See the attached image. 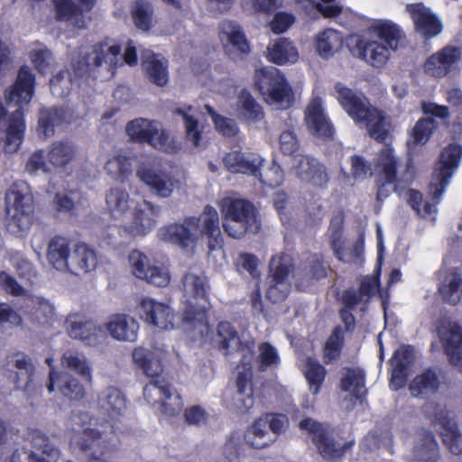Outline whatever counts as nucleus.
I'll return each mask as SVG.
<instances>
[{
	"label": "nucleus",
	"mask_w": 462,
	"mask_h": 462,
	"mask_svg": "<svg viewBox=\"0 0 462 462\" xmlns=\"http://www.w3.org/2000/svg\"><path fill=\"white\" fill-rule=\"evenodd\" d=\"M254 84L267 104L278 109H287L292 106V89L278 69L268 67L257 69L254 73Z\"/></svg>",
	"instance_id": "nucleus-9"
},
{
	"label": "nucleus",
	"mask_w": 462,
	"mask_h": 462,
	"mask_svg": "<svg viewBox=\"0 0 462 462\" xmlns=\"http://www.w3.org/2000/svg\"><path fill=\"white\" fill-rule=\"evenodd\" d=\"M406 9L411 16L416 31L423 36L431 38L440 33V22L423 4H410L406 5Z\"/></svg>",
	"instance_id": "nucleus-26"
},
{
	"label": "nucleus",
	"mask_w": 462,
	"mask_h": 462,
	"mask_svg": "<svg viewBox=\"0 0 462 462\" xmlns=\"http://www.w3.org/2000/svg\"><path fill=\"white\" fill-rule=\"evenodd\" d=\"M306 123L310 131L316 135L330 137L333 134V126L327 118L322 108V101L319 97H314L306 110Z\"/></svg>",
	"instance_id": "nucleus-32"
},
{
	"label": "nucleus",
	"mask_w": 462,
	"mask_h": 462,
	"mask_svg": "<svg viewBox=\"0 0 462 462\" xmlns=\"http://www.w3.org/2000/svg\"><path fill=\"white\" fill-rule=\"evenodd\" d=\"M263 185L275 188L282 184L284 180V173L281 166L275 162H273L271 166L263 170V171L257 172L255 176Z\"/></svg>",
	"instance_id": "nucleus-61"
},
{
	"label": "nucleus",
	"mask_w": 462,
	"mask_h": 462,
	"mask_svg": "<svg viewBox=\"0 0 462 462\" xmlns=\"http://www.w3.org/2000/svg\"><path fill=\"white\" fill-rule=\"evenodd\" d=\"M437 332L448 362L462 367V327L455 321H445L438 327Z\"/></svg>",
	"instance_id": "nucleus-17"
},
{
	"label": "nucleus",
	"mask_w": 462,
	"mask_h": 462,
	"mask_svg": "<svg viewBox=\"0 0 462 462\" xmlns=\"http://www.w3.org/2000/svg\"><path fill=\"white\" fill-rule=\"evenodd\" d=\"M237 392L235 405L240 413H247L254 405L252 372H239L236 377Z\"/></svg>",
	"instance_id": "nucleus-36"
},
{
	"label": "nucleus",
	"mask_w": 462,
	"mask_h": 462,
	"mask_svg": "<svg viewBox=\"0 0 462 462\" xmlns=\"http://www.w3.org/2000/svg\"><path fill=\"white\" fill-rule=\"evenodd\" d=\"M358 125L365 126L372 138L383 143L388 137L392 125L388 116L373 107Z\"/></svg>",
	"instance_id": "nucleus-34"
},
{
	"label": "nucleus",
	"mask_w": 462,
	"mask_h": 462,
	"mask_svg": "<svg viewBox=\"0 0 462 462\" xmlns=\"http://www.w3.org/2000/svg\"><path fill=\"white\" fill-rule=\"evenodd\" d=\"M142 60L150 80L158 86H164L168 82L167 60L150 50L143 51Z\"/></svg>",
	"instance_id": "nucleus-33"
},
{
	"label": "nucleus",
	"mask_w": 462,
	"mask_h": 462,
	"mask_svg": "<svg viewBox=\"0 0 462 462\" xmlns=\"http://www.w3.org/2000/svg\"><path fill=\"white\" fill-rule=\"evenodd\" d=\"M341 37L333 29L323 31L317 39V51L323 58H328L341 46Z\"/></svg>",
	"instance_id": "nucleus-55"
},
{
	"label": "nucleus",
	"mask_w": 462,
	"mask_h": 462,
	"mask_svg": "<svg viewBox=\"0 0 462 462\" xmlns=\"http://www.w3.org/2000/svg\"><path fill=\"white\" fill-rule=\"evenodd\" d=\"M52 1L55 6L57 20L60 22H70L71 24L78 29L85 28L86 21L83 13L90 11L96 4V0H78L81 5L79 8L72 0Z\"/></svg>",
	"instance_id": "nucleus-25"
},
{
	"label": "nucleus",
	"mask_w": 462,
	"mask_h": 462,
	"mask_svg": "<svg viewBox=\"0 0 462 462\" xmlns=\"http://www.w3.org/2000/svg\"><path fill=\"white\" fill-rule=\"evenodd\" d=\"M413 453L417 462H438L439 453L434 435L430 431L425 432L415 445Z\"/></svg>",
	"instance_id": "nucleus-49"
},
{
	"label": "nucleus",
	"mask_w": 462,
	"mask_h": 462,
	"mask_svg": "<svg viewBox=\"0 0 462 462\" xmlns=\"http://www.w3.org/2000/svg\"><path fill=\"white\" fill-rule=\"evenodd\" d=\"M9 364L16 369L14 383L17 385L20 383H23L24 388L29 386V383L32 382L34 374V366L32 360L23 353H16L9 360Z\"/></svg>",
	"instance_id": "nucleus-50"
},
{
	"label": "nucleus",
	"mask_w": 462,
	"mask_h": 462,
	"mask_svg": "<svg viewBox=\"0 0 462 462\" xmlns=\"http://www.w3.org/2000/svg\"><path fill=\"white\" fill-rule=\"evenodd\" d=\"M220 210L224 229L229 236L240 238L247 232H258L255 208L249 201L227 197L220 201Z\"/></svg>",
	"instance_id": "nucleus-8"
},
{
	"label": "nucleus",
	"mask_w": 462,
	"mask_h": 462,
	"mask_svg": "<svg viewBox=\"0 0 462 462\" xmlns=\"http://www.w3.org/2000/svg\"><path fill=\"white\" fill-rule=\"evenodd\" d=\"M129 41L124 55L122 49L113 40H105L94 45L82 47L79 51V60L73 62L75 72L82 76L86 73L106 71L111 76L117 66L126 63L130 66L137 63L135 47Z\"/></svg>",
	"instance_id": "nucleus-3"
},
{
	"label": "nucleus",
	"mask_w": 462,
	"mask_h": 462,
	"mask_svg": "<svg viewBox=\"0 0 462 462\" xmlns=\"http://www.w3.org/2000/svg\"><path fill=\"white\" fill-rule=\"evenodd\" d=\"M106 206L113 217L119 218L134 206V201L125 189L113 187L106 194Z\"/></svg>",
	"instance_id": "nucleus-38"
},
{
	"label": "nucleus",
	"mask_w": 462,
	"mask_h": 462,
	"mask_svg": "<svg viewBox=\"0 0 462 462\" xmlns=\"http://www.w3.org/2000/svg\"><path fill=\"white\" fill-rule=\"evenodd\" d=\"M223 162L231 172L256 176L263 159L257 153L241 152L236 150L226 153Z\"/></svg>",
	"instance_id": "nucleus-28"
},
{
	"label": "nucleus",
	"mask_w": 462,
	"mask_h": 462,
	"mask_svg": "<svg viewBox=\"0 0 462 462\" xmlns=\"http://www.w3.org/2000/svg\"><path fill=\"white\" fill-rule=\"evenodd\" d=\"M294 270L293 259L290 254H282L273 255L269 263V277L273 284L271 288L278 284H283Z\"/></svg>",
	"instance_id": "nucleus-43"
},
{
	"label": "nucleus",
	"mask_w": 462,
	"mask_h": 462,
	"mask_svg": "<svg viewBox=\"0 0 462 462\" xmlns=\"http://www.w3.org/2000/svg\"><path fill=\"white\" fill-rule=\"evenodd\" d=\"M414 361V347L411 345H404L396 349L390 359L392 365L390 388L398 391L406 385L408 371Z\"/></svg>",
	"instance_id": "nucleus-21"
},
{
	"label": "nucleus",
	"mask_w": 462,
	"mask_h": 462,
	"mask_svg": "<svg viewBox=\"0 0 462 462\" xmlns=\"http://www.w3.org/2000/svg\"><path fill=\"white\" fill-rule=\"evenodd\" d=\"M340 387L344 392H351L355 399L363 402L367 395L365 371L356 367L345 368V373L340 380Z\"/></svg>",
	"instance_id": "nucleus-39"
},
{
	"label": "nucleus",
	"mask_w": 462,
	"mask_h": 462,
	"mask_svg": "<svg viewBox=\"0 0 462 462\" xmlns=\"http://www.w3.org/2000/svg\"><path fill=\"white\" fill-rule=\"evenodd\" d=\"M136 176L152 193L161 198L171 197L178 184L171 172L162 169L155 161L139 167Z\"/></svg>",
	"instance_id": "nucleus-13"
},
{
	"label": "nucleus",
	"mask_w": 462,
	"mask_h": 462,
	"mask_svg": "<svg viewBox=\"0 0 462 462\" xmlns=\"http://www.w3.org/2000/svg\"><path fill=\"white\" fill-rule=\"evenodd\" d=\"M72 85L71 75L68 70H60L50 81L52 95L62 97L69 95Z\"/></svg>",
	"instance_id": "nucleus-62"
},
{
	"label": "nucleus",
	"mask_w": 462,
	"mask_h": 462,
	"mask_svg": "<svg viewBox=\"0 0 462 462\" xmlns=\"http://www.w3.org/2000/svg\"><path fill=\"white\" fill-rule=\"evenodd\" d=\"M75 156V147L68 141L51 143L49 147L48 162L55 167H62L69 163Z\"/></svg>",
	"instance_id": "nucleus-51"
},
{
	"label": "nucleus",
	"mask_w": 462,
	"mask_h": 462,
	"mask_svg": "<svg viewBox=\"0 0 462 462\" xmlns=\"http://www.w3.org/2000/svg\"><path fill=\"white\" fill-rule=\"evenodd\" d=\"M247 443L254 448H263L274 441L268 431L266 421L263 419L256 420L247 433Z\"/></svg>",
	"instance_id": "nucleus-54"
},
{
	"label": "nucleus",
	"mask_w": 462,
	"mask_h": 462,
	"mask_svg": "<svg viewBox=\"0 0 462 462\" xmlns=\"http://www.w3.org/2000/svg\"><path fill=\"white\" fill-rule=\"evenodd\" d=\"M267 51L269 60L277 65L294 63L299 58L297 48L287 38H279L271 42Z\"/></svg>",
	"instance_id": "nucleus-40"
},
{
	"label": "nucleus",
	"mask_w": 462,
	"mask_h": 462,
	"mask_svg": "<svg viewBox=\"0 0 462 462\" xmlns=\"http://www.w3.org/2000/svg\"><path fill=\"white\" fill-rule=\"evenodd\" d=\"M295 172L301 181L317 188L327 187L329 180L326 167L310 156H300L298 159Z\"/></svg>",
	"instance_id": "nucleus-23"
},
{
	"label": "nucleus",
	"mask_w": 462,
	"mask_h": 462,
	"mask_svg": "<svg viewBox=\"0 0 462 462\" xmlns=\"http://www.w3.org/2000/svg\"><path fill=\"white\" fill-rule=\"evenodd\" d=\"M388 292L389 291H342L340 295L337 291V297H340L342 308L353 311L359 308L361 311H365L371 297L379 293L383 298Z\"/></svg>",
	"instance_id": "nucleus-45"
},
{
	"label": "nucleus",
	"mask_w": 462,
	"mask_h": 462,
	"mask_svg": "<svg viewBox=\"0 0 462 462\" xmlns=\"http://www.w3.org/2000/svg\"><path fill=\"white\" fill-rule=\"evenodd\" d=\"M66 324L68 335L88 346L97 345L104 336L102 326H96L93 320L79 313L69 314Z\"/></svg>",
	"instance_id": "nucleus-20"
},
{
	"label": "nucleus",
	"mask_w": 462,
	"mask_h": 462,
	"mask_svg": "<svg viewBox=\"0 0 462 462\" xmlns=\"http://www.w3.org/2000/svg\"><path fill=\"white\" fill-rule=\"evenodd\" d=\"M34 75L28 67L23 66L18 72L16 82L6 94L8 106L14 103L16 106L7 118L8 125L5 142V150L7 152L17 151L23 142L25 124L22 105L31 101L34 93Z\"/></svg>",
	"instance_id": "nucleus-6"
},
{
	"label": "nucleus",
	"mask_w": 462,
	"mask_h": 462,
	"mask_svg": "<svg viewBox=\"0 0 462 462\" xmlns=\"http://www.w3.org/2000/svg\"><path fill=\"white\" fill-rule=\"evenodd\" d=\"M343 224L344 217L342 214L334 216L330 220L328 235L335 257L339 261H349L350 256L344 254Z\"/></svg>",
	"instance_id": "nucleus-46"
},
{
	"label": "nucleus",
	"mask_w": 462,
	"mask_h": 462,
	"mask_svg": "<svg viewBox=\"0 0 462 462\" xmlns=\"http://www.w3.org/2000/svg\"><path fill=\"white\" fill-rule=\"evenodd\" d=\"M193 110L191 106L188 109L177 108L174 114L182 117L186 129V138L195 147L199 145L200 132L199 131V121L190 113Z\"/></svg>",
	"instance_id": "nucleus-57"
},
{
	"label": "nucleus",
	"mask_w": 462,
	"mask_h": 462,
	"mask_svg": "<svg viewBox=\"0 0 462 462\" xmlns=\"http://www.w3.org/2000/svg\"><path fill=\"white\" fill-rule=\"evenodd\" d=\"M405 34L401 27L389 20L376 22L369 32V38L361 39L356 45L357 56L375 68L383 67L396 51Z\"/></svg>",
	"instance_id": "nucleus-5"
},
{
	"label": "nucleus",
	"mask_w": 462,
	"mask_h": 462,
	"mask_svg": "<svg viewBox=\"0 0 462 462\" xmlns=\"http://www.w3.org/2000/svg\"><path fill=\"white\" fill-rule=\"evenodd\" d=\"M55 387L60 394L69 401H81L86 394L83 384L73 375L66 372H56L53 369L49 374L48 391L52 393Z\"/></svg>",
	"instance_id": "nucleus-22"
},
{
	"label": "nucleus",
	"mask_w": 462,
	"mask_h": 462,
	"mask_svg": "<svg viewBox=\"0 0 462 462\" xmlns=\"http://www.w3.org/2000/svg\"><path fill=\"white\" fill-rule=\"evenodd\" d=\"M299 428L306 431L323 459L328 462H339L347 449L354 446V441L339 444L330 434L328 427L311 418H305L299 423Z\"/></svg>",
	"instance_id": "nucleus-10"
},
{
	"label": "nucleus",
	"mask_w": 462,
	"mask_h": 462,
	"mask_svg": "<svg viewBox=\"0 0 462 462\" xmlns=\"http://www.w3.org/2000/svg\"><path fill=\"white\" fill-rule=\"evenodd\" d=\"M218 30L219 39L226 52H250L249 42L240 24L231 20H224L219 23Z\"/></svg>",
	"instance_id": "nucleus-24"
},
{
	"label": "nucleus",
	"mask_w": 462,
	"mask_h": 462,
	"mask_svg": "<svg viewBox=\"0 0 462 462\" xmlns=\"http://www.w3.org/2000/svg\"><path fill=\"white\" fill-rule=\"evenodd\" d=\"M139 315L144 322L161 330L174 328L175 313L165 303L143 299L140 303Z\"/></svg>",
	"instance_id": "nucleus-19"
},
{
	"label": "nucleus",
	"mask_w": 462,
	"mask_h": 462,
	"mask_svg": "<svg viewBox=\"0 0 462 462\" xmlns=\"http://www.w3.org/2000/svg\"><path fill=\"white\" fill-rule=\"evenodd\" d=\"M133 360L151 378L143 387L144 399L169 417L179 414L183 408L181 396L173 390L169 381L162 375L163 365L153 352L139 346L133 351Z\"/></svg>",
	"instance_id": "nucleus-2"
},
{
	"label": "nucleus",
	"mask_w": 462,
	"mask_h": 462,
	"mask_svg": "<svg viewBox=\"0 0 462 462\" xmlns=\"http://www.w3.org/2000/svg\"><path fill=\"white\" fill-rule=\"evenodd\" d=\"M65 119V111L62 108H43L39 113L38 131L45 138L55 133V127L60 125Z\"/></svg>",
	"instance_id": "nucleus-47"
},
{
	"label": "nucleus",
	"mask_w": 462,
	"mask_h": 462,
	"mask_svg": "<svg viewBox=\"0 0 462 462\" xmlns=\"http://www.w3.org/2000/svg\"><path fill=\"white\" fill-rule=\"evenodd\" d=\"M6 226L10 233L20 236L32 225L34 203L29 185L24 181L15 182L5 195Z\"/></svg>",
	"instance_id": "nucleus-7"
},
{
	"label": "nucleus",
	"mask_w": 462,
	"mask_h": 462,
	"mask_svg": "<svg viewBox=\"0 0 462 462\" xmlns=\"http://www.w3.org/2000/svg\"><path fill=\"white\" fill-rule=\"evenodd\" d=\"M97 405L104 415L115 420L124 416L126 411V399L119 389L109 386L98 394Z\"/></svg>",
	"instance_id": "nucleus-30"
},
{
	"label": "nucleus",
	"mask_w": 462,
	"mask_h": 462,
	"mask_svg": "<svg viewBox=\"0 0 462 462\" xmlns=\"http://www.w3.org/2000/svg\"><path fill=\"white\" fill-rule=\"evenodd\" d=\"M439 289H462V273L458 269L441 270L438 273Z\"/></svg>",
	"instance_id": "nucleus-63"
},
{
	"label": "nucleus",
	"mask_w": 462,
	"mask_h": 462,
	"mask_svg": "<svg viewBox=\"0 0 462 462\" xmlns=\"http://www.w3.org/2000/svg\"><path fill=\"white\" fill-rule=\"evenodd\" d=\"M461 159L462 146L457 143L449 144L441 152L439 167L434 171L433 182L430 184V193L436 203L422 201V195L419 191L409 190L408 202L418 215L422 217H432V219H435L436 204L439 202Z\"/></svg>",
	"instance_id": "nucleus-4"
},
{
	"label": "nucleus",
	"mask_w": 462,
	"mask_h": 462,
	"mask_svg": "<svg viewBox=\"0 0 462 462\" xmlns=\"http://www.w3.org/2000/svg\"><path fill=\"white\" fill-rule=\"evenodd\" d=\"M61 365L73 371L87 382L92 381V368L86 356L75 351H66L61 356Z\"/></svg>",
	"instance_id": "nucleus-48"
},
{
	"label": "nucleus",
	"mask_w": 462,
	"mask_h": 462,
	"mask_svg": "<svg viewBox=\"0 0 462 462\" xmlns=\"http://www.w3.org/2000/svg\"><path fill=\"white\" fill-rule=\"evenodd\" d=\"M152 8L150 3L137 0L132 9L135 26L142 31H148L152 26Z\"/></svg>",
	"instance_id": "nucleus-58"
},
{
	"label": "nucleus",
	"mask_w": 462,
	"mask_h": 462,
	"mask_svg": "<svg viewBox=\"0 0 462 462\" xmlns=\"http://www.w3.org/2000/svg\"><path fill=\"white\" fill-rule=\"evenodd\" d=\"M399 160L394 155L393 149L388 144L384 145L377 155L375 162V171L378 172L379 178L385 180V181L393 180H405L408 173L404 177H397V167Z\"/></svg>",
	"instance_id": "nucleus-37"
},
{
	"label": "nucleus",
	"mask_w": 462,
	"mask_h": 462,
	"mask_svg": "<svg viewBox=\"0 0 462 462\" xmlns=\"http://www.w3.org/2000/svg\"><path fill=\"white\" fill-rule=\"evenodd\" d=\"M440 386V370L428 367L411 381L409 391L414 397H428L437 393Z\"/></svg>",
	"instance_id": "nucleus-29"
},
{
	"label": "nucleus",
	"mask_w": 462,
	"mask_h": 462,
	"mask_svg": "<svg viewBox=\"0 0 462 462\" xmlns=\"http://www.w3.org/2000/svg\"><path fill=\"white\" fill-rule=\"evenodd\" d=\"M185 307L182 314V323L189 328L199 329L202 334L209 328L208 310L209 300L208 291H183Z\"/></svg>",
	"instance_id": "nucleus-12"
},
{
	"label": "nucleus",
	"mask_w": 462,
	"mask_h": 462,
	"mask_svg": "<svg viewBox=\"0 0 462 462\" xmlns=\"http://www.w3.org/2000/svg\"><path fill=\"white\" fill-rule=\"evenodd\" d=\"M344 331L340 326H336L323 347V362L329 365L337 360L344 346Z\"/></svg>",
	"instance_id": "nucleus-52"
},
{
	"label": "nucleus",
	"mask_w": 462,
	"mask_h": 462,
	"mask_svg": "<svg viewBox=\"0 0 462 462\" xmlns=\"http://www.w3.org/2000/svg\"><path fill=\"white\" fill-rule=\"evenodd\" d=\"M438 423L441 426L440 435L445 446L455 455H462V435L457 423L448 414H439Z\"/></svg>",
	"instance_id": "nucleus-41"
},
{
	"label": "nucleus",
	"mask_w": 462,
	"mask_h": 462,
	"mask_svg": "<svg viewBox=\"0 0 462 462\" xmlns=\"http://www.w3.org/2000/svg\"><path fill=\"white\" fill-rule=\"evenodd\" d=\"M132 273L137 278L148 284L164 288L169 285L171 275L169 271L162 266L150 263L148 257L139 250L131 252L128 257Z\"/></svg>",
	"instance_id": "nucleus-14"
},
{
	"label": "nucleus",
	"mask_w": 462,
	"mask_h": 462,
	"mask_svg": "<svg viewBox=\"0 0 462 462\" xmlns=\"http://www.w3.org/2000/svg\"><path fill=\"white\" fill-rule=\"evenodd\" d=\"M237 112L239 119L247 123H258L264 118L262 106L247 90H242L239 94Z\"/></svg>",
	"instance_id": "nucleus-42"
},
{
	"label": "nucleus",
	"mask_w": 462,
	"mask_h": 462,
	"mask_svg": "<svg viewBox=\"0 0 462 462\" xmlns=\"http://www.w3.org/2000/svg\"><path fill=\"white\" fill-rule=\"evenodd\" d=\"M134 161V157L117 154L106 161L104 170L113 180L125 182L133 175Z\"/></svg>",
	"instance_id": "nucleus-44"
},
{
	"label": "nucleus",
	"mask_w": 462,
	"mask_h": 462,
	"mask_svg": "<svg viewBox=\"0 0 462 462\" xmlns=\"http://www.w3.org/2000/svg\"><path fill=\"white\" fill-rule=\"evenodd\" d=\"M438 126L439 124L434 118L419 119L411 130V142L415 145L426 143Z\"/></svg>",
	"instance_id": "nucleus-56"
},
{
	"label": "nucleus",
	"mask_w": 462,
	"mask_h": 462,
	"mask_svg": "<svg viewBox=\"0 0 462 462\" xmlns=\"http://www.w3.org/2000/svg\"><path fill=\"white\" fill-rule=\"evenodd\" d=\"M337 99L346 113L358 125L374 106L361 93L347 88L341 82L334 87Z\"/></svg>",
	"instance_id": "nucleus-15"
},
{
	"label": "nucleus",
	"mask_w": 462,
	"mask_h": 462,
	"mask_svg": "<svg viewBox=\"0 0 462 462\" xmlns=\"http://www.w3.org/2000/svg\"><path fill=\"white\" fill-rule=\"evenodd\" d=\"M133 208L132 220L125 225V230L134 236H146L156 226L160 207L147 200H143L140 203L134 204Z\"/></svg>",
	"instance_id": "nucleus-18"
},
{
	"label": "nucleus",
	"mask_w": 462,
	"mask_h": 462,
	"mask_svg": "<svg viewBox=\"0 0 462 462\" xmlns=\"http://www.w3.org/2000/svg\"><path fill=\"white\" fill-rule=\"evenodd\" d=\"M79 198L80 194L76 190L57 192L52 199V207L59 213L72 214L79 203Z\"/></svg>",
	"instance_id": "nucleus-59"
},
{
	"label": "nucleus",
	"mask_w": 462,
	"mask_h": 462,
	"mask_svg": "<svg viewBox=\"0 0 462 462\" xmlns=\"http://www.w3.org/2000/svg\"><path fill=\"white\" fill-rule=\"evenodd\" d=\"M205 109L210 115L216 129L226 136H235L239 129L236 121L217 114L210 106H205Z\"/></svg>",
	"instance_id": "nucleus-60"
},
{
	"label": "nucleus",
	"mask_w": 462,
	"mask_h": 462,
	"mask_svg": "<svg viewBox=\"0 0 462 462\" xmlns=\"http://www.w3.org/2000/svg\"><path fill=\"white\" fill-rule=\"evenodd\" d=\"M158 237L173 244L186 254L193 256L200 238L207 240L208 253L223 247L219 216L212 206H206L199 217H187L181 222L165 225L159 228Z\"/></svg>",
	"instance_id": "nucleus-1"
},
{
	"label": "nucleus",
	"mask_w": 462,
	"mask_h": 462,
	"mask_svg": "<svg viewBox=\"0 0 462 462\" xmlns=\"http://www.w3.org/2000/svg\"><path fill=\"white\" fill-rule=\"evenodd\" d=\"M462 50L456 46H446L430 56L424 62V71L434 78H443L455 70L461 60Z\"/></svg>",
	"instance_id": "nucleus-16"
},
{
	"label": "nucleus",
	"mask_w": 462,
	"mask_h": 462,
	"mask_svg": "<svg viewBox=\"0 0 462 462\" xmlns=\"http://www.w3.org/2000/svg\"><path fill=\"white\" fill-rule=\"evenodd\" d=\"M125 132L133 142L149 143L155 149L167 152L174 149L169 134L161 128L157 121L135 118L127 123Z\"/></svg>",
	"instance_id": "nucleus-11"
},
{
	"label": "nucleus",
	"mask_w": 462,
	"mask_h": 462,
	"mask_svg": "<svg viewBox=\"0 0 462 462\" xmlns=\"http://www.w3.org/2000/svg\"><path fill=\"white\" fill-rule=\"evenodd\" d=\"M70 241L62 236H55L48 244L47 259L58 271L65 272L70 255Z\"/></svg>",
	"instance_id": "nucleus-35"
},
{
	"label": "nucleus",
	"mask_w": 462,
	"mask_h": 462,
	"mask_svg": "<svg viewBox=\"0 0 462 462\" xmlns=\"http://www.w3.org/2000/svg\"><path fill=\"white\" fill-rule=\"evenodd\" d=\"M304 375L309 383L310 391L317 395L325 381L326 368L318 360L310 356L306 360Z\"/></svg>",
	"instance_id": "nucleus-53"
},
{
	"label": "nucleus",
	"mask_w": 462,
	"mask_h": 462,
	"mask_svg": "<svg viewBox=\"0 0 462 462\" xmlns=\"http://www.w3.org/2000/svg\"><path fill=\"white\" fill-rule=\"evenodd\" d=\"M97 257L94 249L85 243L75 245L65 272L79 275L89 273L97 267Z\"/></svg>",
	"instance_id": "nucleus-31"
},
{
	"label": "nucleus",
	"mask_w": 462,
	"mask_h": 462,
	"mask_svg": "<svg viewBox=\"0 0 462 462\" xmlns=\"http://www.w3.org/2000/svg\"><path fill=\"white\" fill-rule=\"evenodd\" d=\"M102 328L104 335L109 334L119 341L134 342L137 338L139 324L133 317L117 313L111 316L109 321Z\"/></svg>",
	"instance_id": "nucleus-27"
},
{
	"label": "nucleus",
	"mask_w": 462,
	"mask_h": 462,
	"mask_svg": "<svg viewBox=\"0 0 462 462\" xmlns=\"http://www.w3.org/2000/svg\"><path fill=\"white\" fill-rule=\"evenodd\" d=\"M259 349V362L261 370L277 365L280 361V357L276 348L272 346L269 342H263L258 346Z\"/></svg>",
	"instance_id": "nucleus-64"
}]
</instances>
